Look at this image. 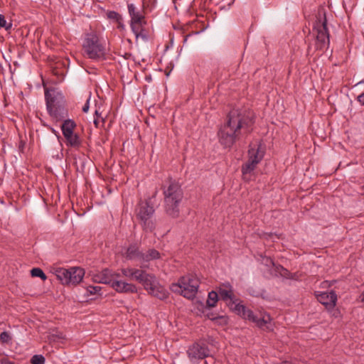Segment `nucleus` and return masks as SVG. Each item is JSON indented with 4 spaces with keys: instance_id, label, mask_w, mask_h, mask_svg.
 I'll list each match as a JSON object with an SVG mask.
<instances>
[{
    "instance_id": "nucleus-1",
    "label": "nucleus",
    "mask_w": 364,
    "mask_h": 364,
    "mask_svg": "<svg viewBox=\"0 0 364 364\" xmlns=\"http://www.w3.org/2000/svg\"><path fill=\"white\" fill-rule=\"evenodd\" d=\"M254 120L250 112L240 108L231 109L225 122L219 129L220 143L225 147H231L237 140L247 136L252 130Z\"/></svg>"
},
{
    "instance_id": "nucleus-2",
    "label": "nucleus",
    "mask_w": 364,
    "mask_h": 364,
    "mask_svg": "<svg viewBox=\"0 0 364 364\" xmlns=\"http://www.w3.org/2000/svg\"><path fill=\"white\" fill-rule=\"evenodd\" d=\"M122 274L125 277L135 280L142 284L144 289L151 295L160 299H164L167 297L168 292L157 281L156 277L147 273L146 271L135 268H123Z\"/></svg>"
},
{
    "instance_id": "nucleus-3",
    "label": "nucleus",
    "mask_w": 364,
    "mask_h": 364,
    "mask_svg": "<svg viewBox=\"0 0 364 364\" xmlns=\"http://www.w3.org/2000/svg\"><path fill=\"white\" fill-rule=\"evenodd\" d=\"M122 274L125 277L135 280L142 284L144 289L151 295L160 299H164L167 297L168 292L157 281L156 277L147 273L146 271L135 268H123Z\"/></svg>"
},
{
    "instance_id": "nucleus-4",
    "label": "nucleus",
    "mask_w": 364,
    "mask_h": 364,
    "mask_svg": "<svg viewBox=\"0 0 364 364\" xmlns=\"http://www.w3.org/2000/svg\"><path fill=\"white\" fill-rule=\"evenodd\" d=\"M165 210L172 218L179 215V204L183 198V192L178 183L170 181L167 187L164 188Z\"/></svg>"
},
{
    "instance_id": "nucleus-5",
    "label": "nucleus",
    "mask_w": 364,
    "mask_h": 364,
    "mask_svg": "<svg viewBox=\"0 0 364 364\" xmlns=\"http://www.w3.org/2000/svg\"><path fill=\"white\" fill-rule=\"evenodd\" d=\"M82 50L87 58L95 60H103L106 55L105 42L95 32L85 34L82 41Z\"/></svg>"
},
{
    "instance_id": "nucleus-6",
    "label": "nucleus",
    "mask_w": 364,
    "mask_h": 364,
    "mask_svg": "<svg viewBox=\"0 0 364 364\" xmlns=\"http://www.w3.org/2000/svg\"><path fill=\"white\" fill-rule=\"evenodd\" d=\"M199 287V280L191 275L182 277L177 283L171 285V290L183 296L185 298L192 299L195 297Z\"/></svg>"
},
{
    "instance_id": "nucleus-7",
    "label": "nucleus",
    "mask_w": 364,
    "mask_h": 364,
    "mask_svg": "<svg viewBox=\"0 0 364 364\" xmlns=\"http://www.w3.org/2000/svg\"><path fill=\"white\" fill-rule=\"evenodd\" d=\"M265 152V146L261 142L252 143L248 151V161L242 166V172L245 179L247 174L252 172L256 166L262 161Z\"/></svg>"
},
{
    "instance_id": "nucleus-8",
    "label": "nucleus",
    "mask_w": 364,
    "mask_h": 364,
    "mask_svg": "<svg viewBox=\"0 0 364 364\" xmlns=\"http://www.w3.org/2000/svg\"><path fill=\"white\" fill-rule=\"evenodd\" d=\"M128 14L130 16V27L136 38L139 37L145 38L144 26L146 22L143 8H139L134 4H127Z\"/></svg>"
},
{
    "instance_id": "nucleus-9",
    "label": "nucleus",
    "mask_w": 364,
    "mask_h": 364,
    "mask_svg": "<svg viewBox=\"0 0 364 364\" xmlns=\"http://www.w3.org/2000/svg\"><path fill=\"white\" fill-rule=\"evenodd\" d=\"M47 109L50 116L58 119L62 114H64L63 105L64 97L63 94L56 89H46L45 92Z\"/></svg>"
},
{
    "instance_id": "nucleus-10",
    "label": "nucleus",
    "mask_w": 364,
    "mask_h": 364,
    "mask_svg": "<svg viewBox=\"0 0 364 364\" xmlns=\"http://www.w3.org/2000/svg\"><path fill=\"white\" fill-rule=\"evenodd\" d=\"M154 212V207L146 200L140 201L136 206V218L146 231H152L155 227L152 220Z\"/></svg>"
},
{
    "instance_id": "nucleus-11",
    "label": "nucleus",
    "mask_w": 364,
    "mask_h": 364,
    "mask_svg": "<svg viewBox=\"0 0 364 364\" xmlns=\"http://www.w3.org/2000/svg\"><path fill=\"white\" fill-rule=\"evenodd\" d=\"M234 311L237 315L255 323L259 328L266 327L268 330L272 329V326H269L272 320L269 314H264L262 318H258L252 310L247 309L241 304H235Z\"/></svg>"
},
{
    "instance_id": "nucleus-12",
    "label": "nucleus",
    "mask_w": 364,
    "mask_h": 364,
    "mask_svg": "<svg viewBox=\"0 0 364 364\" xmlns=\"http://www.w3.org/2000/svg\"><path fill=\"white\" fill-rule=\"evenodd\" d=\"M315 36V46L317 50H325L328 48L330 40L326 26V17L317 21L313 29Z\"/></svg>"
},
{
    "instance_id": "nucleus-13",
    "label": "nucleus",
    "mask_w": 364,
    "mask_h": 364,
    "mask_svg": "<svg viewBox=\"0 0 364 364\" xmlns=\"http://www.w3.org/2000/svg\"><path fill=\"white\" fill-rule=\"evenodd\" d=\"M187 355L191 361L195 362L208 357L210 350L205 343H195L187 350Z\"/></svg>"
},
{
    "instance_id": "nucleus-14",
    "label": "nucleus",
    "mask_w": 364,
    "mask_h": 364,
    "mask_svg": "<svg viewBox=\"0 0 364 364\" xmlns=\"http://www.w3.org/2000/svg\"><path fill=\"white\" fill-rule=\"evenodd\" d=\"M116 277H120V274L106 269L95 274L93 280L97 283L107 284L111 286Z\"/></svg>"
},
{
    "instance_id": "nucleus-15",
    "label": "nucleus",
    "mask_w": 364,
    "mask_h": 364,
    "mask_svg": "<svg viewBox=\"0 0 364 364\" xmlns=\"http://www.w3.org/2000/svg\"><path fill=\"white\" fill-rule=\"evenodd\" d=\"M318 301L327 309H333L337 301V296L334 291H323L317 295Z\"/></svg>"
},
{
    "instance_id": "nucleus-16",
    "label": "nucleus",
    "mask_w": 364,
    "mask_h": 364,
    "mask_svg": "<svg viewBox=\"0 0 364 364\" xmlns=\"http://www.w3.org/2000/svg\"><path fill=\"white\" fill-rule=\"evenodd\" d=\"M116 277L111 287L119 293H135L137 291L136 287L132 284L119 279Z\"/></svg>"
},
{
    "instance_id": "nucleus-17",
    "label": "nucleus",
    "mask_w": 364,
    "mask_h": 364,
    "mask_svg": "<svg viewBox=\"0 0 364 364\" xmlns=\"http://www.w3.org/2000/svg\"><path fill=\"white\" fill-rule=\"evenodd\" d=\"M70 284H77L80 283L85 275V271L80 267H71L69 269Z\"/></svg>"
},
{
    "instance_id": "nucleus-18",
    "label": "nucleus",
    "mask_w": 364,
    "mask_h": 364,
    "mask_svg": "<svg viewBox=\"0 0 364 364\" xmlns=\"http://www.w3.org/2000/svg\"><path fill=\"white\" fill-rule=\"evenodd\" d=\"M218 295L222 299L225 301H233V290L229 284H223V287L220 288Z\"/></svg>"
},
{
    "instance_id": "nucleus-19",
    "label": "nucleus",
    "mask_w": 364,
    "mask_h": 364,
    "mask_svg": "<svg viewBox=\"0 0 364 364\" xmlns=\"http://www.w3.org/2000/svg\"><path fill=\"white\" fill-rule=\"evenodd\" d=\"M69 274V269L57 268L55 270V274L56 277L63 284H70V277Z\"/></svg>"
},
{
    "instance_id": "nucleus-20",
    "label": "nucleus",
    "mask_w": 364,
    "mask_h": 364,
    "mask_svg": "<svg viewBox=\"0 0 364 364\" xmlns=\"http://www.w3.org/2000/svg\"><path fill=\"white\" fill-rule=\"evenodd\" d=\"M140 255L141 262H150L160 258V253L154 249H150Z\"/></svg>"
},
{
    "instance_id": "nucleus-21",
    "label": "nucleus",
    "mask_w": 364,
    "mask_h": 364,
    "mask_svg": "<svg viewBox=\"0 0 364 364\" xmlns=\"http://www.w3.org/2000/svg\"><path fill=\"white\" fill-rule=\"evenodd\" d=\"M142 253L138 250V247L135 245H130L124 253L127 258L129 259H137L141 261V255Z\"/></svg>"
},
{
    "instance_id": "nucleus-22",
    "label": "nucleus",
    "mask_w": 364,
    "mask_h": 364,
    "mask_svg": "<svg viewBox=\"0 0 364 364\" xmlns=\"http://www.w3.org/2000/svg\"><path fill=\"white\" fill-rule=\"evenodd\" d=\"M76 127V124L72 119H66L64 121L63 124L61 125V129L63 136L68 135V134H71L73 132L74 129Z\"/></svg>"
},
{
    "instance_id": "nucleus-23",
    "label": "nucleus",
    "mask_w": 364,
    "mask_h": 364,
    "mask_svg": "<svg viewBox=\"0 0 364 364\" xmlns=\"http://www.w3.org/2000/svg\"><path fill=\"white\" fill-rule=\"evenodd\" d=\"M64 137L65 138L68 144L71 146L76 147L80 144L79 136L77 134H74V132L65 135Z\"/></svg>"
},
{
    "instance_id": "nucleus-24",
    "label": "nucleus",
    "mask_w": 364,
    "mask_h": 364,
    "mask_svg": "<svg viewBox=\"0 0 364 364\" xmlns=\"http://www.w3.org/2000/svg\"><path fill=\"white\" fill-rule=\"evenodd\" d=\"M101 287L100 286H88L86 288V294L87 296H99L101 295Z\"/></svg>"
},
{
    "instance_id": "nucleus-25",
    "label": "nucleus",
    "mask_w": 364,
    "mask_h": 364,
    "mask_svg": "<svg viewBox=\"0 0 364 364\" xmlns=\"http://www.w3.org/2000/svg\"><path fill=\"white\" fill-rule=\"evenodd\" d=\"M219 295L215 291H211L208 294V297L207 299V305L209 307H213L215 306L218 300Z\"/></svg>"
},
{
    "instance_id": "nucleus-26",
    "label": "nucleus",
    "mask_w": 364,
    "mask_h": 364,
    "mask_svg": "<svg viewBox=\"0 0 364 364\" xmlns=\"http://www.w3.org/2000/svg\"><path fill=\"white\" fill-rule=\"evenodd\" d=\"M208 318L213 321H214L215 323L223 326L228 323V317L225 316H218L216 317H210V316L208 315Z\"/></svg>"
},
{
    "instance_id": "nucleus-27",
    "label": "nucleus",
    "mask_w": 364,
    "mask_h": 364,
    "mask_svg": "<svg viewBox=\"0 0 364 364\" xmlns=\"http://www.w3.org/2000/svg\"><path fill=\"white\" fill-rule=\"evenodd\" d=\"M31 274L33 277H40L42 280L45 281L47 278L45 273L43 272V270L40 268H33L31 270Z\"/></svg>"
},
{
    "instance_id": "nucleus-28",
    "label": "nucleus",
    "mask_w": 364,
    "mask_h": 364,
    "mask_svg": "<svg viewBox=\"0 0 364 364\" xmlns=\"http://www.w3.org/2000/svg\"><path fill=\"white\" fill-rule=\"evenodd\" d=\"M31 364H44L45 358L41 355H35L31 358Z\"/></svg>"
},
{
    "instance_id": "nucleus-29",
    "label": "nucleus",
    "mask_w": 364,
    "mask_h": 364,
    "mask_svg": "<svg viewBox=\"0 0 364 364\" xmlns=\"http://www.w3.org/2000/svg\"><path fill=\"white\" fill-rule=\"evenodd\" d=\"M107 16L109 19L114 20L116 22L122 20V16L117 12L110 11L107 13Z\"/></svg>"
},
{
    "instance_id": "nucleus-30",
    "label": "nucleus",
    "mask_w": 364,
    "mask_h": 364,
    "mask_svg": "<svg viewBox=\"0 0 364 364\" xmlns=\"http://www.w3.org/2000/svg\"><path fill=\"white\" fill-rule=\"evenodd\" d=\"M11 26V23H7L5 17L0 14V27L4 28L6 30H9Z\"/></svg>"
},
{
    "instance_id": "nucleus-31",
    "label": "nucleus",
    "mask_w": 364,
    "mask_h": 364,
    "mask_svg": "<svg viewBox=\"0 0 364 364\" xmlns=\"http://www.w3.org/2000/svg\"><path fill=\"white\" fill-rule=\"evenodd\" d=\"M11 340L9 333L6 331H4L0 334V341L3 343H8Z\"/></svg>"
},
{
    "instance_id": "nucleus-32",
    "label": "nucleus",
    "mask_w": 364,
    "mask_h": 364,
    "mask_svg": "<svg viewBox=\"0 0 364 364\" xmlns=\"http://www.w3.org/2000/svg\"><path fill=\"white\" fill-rule=\"evenodd\" d=\"M262 262L267 267L274 266V262L270 257H264L262 258Z\"/></svg>"
},
{
    "instance_id": "nucleus-33",
    "label": "nucleus",
    "mask_w": 364,
    "mask_h": 364,
    "mask_svg": "<svg viewBox=\"0 0 364 364\" xmlns=\"http://www.w3.org/2000/svg\"><path fill=\"white\" fill-rule=\"evenodd\" d=\"M100 123L102 124L100 117H95L94 118V124L96 127H99L100 125Z\"/></svg>"
},
{
    "instance_id": "nucleus-34",
    "label": "nucleus",
    "mask_w": 364,
    "mask_h": 364,
    "mask_svg": "<svg viewBox=\"0 0 364 364\" xmlns=\"http://www.w3.org/2000/svg\"><path fill=\"white\" fill-rule=\"evenodd\" d=\"M89 102H90V99H88L86 102V103L84 105V106L82 107V111L84 112H88V109H89Z\"/></svg>"
},
{
    "instance_id": "nucleus-35",
    "label": "nucleus",
    "mask_w": 364,
    "mask_h": 364,
    "mask_svg": "<svg viewBox=\"0 0 364 364\" xmlns=\"http://www.w3.org/2000/svg\"><path fill=\"white\" fill-rule=\"evenodd\" d=\"M95 117H100L101 121H102V124H104L105 119H104V118L101 116V114L99 112V110H98V109H96V110H95Z\"/></svg>"
},
{
    "instance_id": "nucleus-36",
    "label": "nucleus",
    "mask_w": 364,
    "mask_h": 364,
    "mask_svg": "<svg viewBox=\"0 0 364 364\" xmlns=\"http://www.w3.org/2000/svg\"><path fill=\"white\" fill-rule=\"evenodd\" d=\"M358 100L362 105H364V92L361 93L358 97Z\"/></svg>"
},
{
    "instance_id": "nucleus-37",
    "label": "nucleus",
    "mask_w": 364,
    "mask_h": 364,
    "mask_svg": "<svg viewBox=\"0 0 364 364\" xmlns=\"http://www.w3.org/2000/svg\"><path fill=\"white\" fill-rule=\"evenodd\" d=\"M118 23V28L123 30L124 29V25L122 23V19L117 22Z\"/></svg>"
},
{
    "instance_id": "nucleus-38",
    "label": "nucleus",
    "mask_w": 364,
    "mask_h": 364,
    "mask_svg": "<svg viewBox=\"0 0 364 364\" xmlns=\"http://www.w3.org/2000/svg\"><path fill=\"white\" fill-rule=\"evenodd\" d=\"M359 301L362 303H364V291L359 296Z\"/></svg>"
},
{
    "instance_id": "nucleus-39",
    "label": "nucleus",
    "mask_w": 364,
    "mask_h": 364,
    "mask_svg": "<svg viewBox=\"0 0 364 364\" xmlns=\"http://www.w3.org/2000/svg\"><path fill=\"white\" fill-rule=\"evenodd\" d=\"M277 269L279 270V269H282V271H284V272H287V269H285L284 268H283V267L282 266H278L277 267Z\"/></svg>"
},
{
    "instance_id": "nucleus-40",
    "label": "nucleus",
    "mask_w": 364,
    "mask_h": 364,
    "mask_svg": "<svg viewBox=\"0 0 364 364\" xmlns=\"http://www.w3.org/2000/svg\"><path fill=\"white\" fill-rule=\"evenodd\" d=\"M209 315L210 317H215L213 313L211 314H207V316Z\"/></svg>"
}]
</instances>
